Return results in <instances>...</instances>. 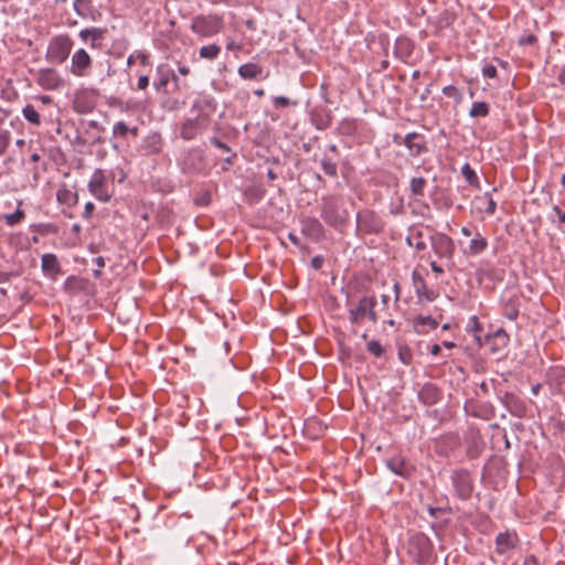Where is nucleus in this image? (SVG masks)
Masks as SVG:
<instances>
[{
    "label": "nucleus",
    "instance_id": "ddd939ff",
    "mask_svg": "<svg viewBox=\"0 0 565 565\" xmlns=\"http://www.w3.org/2000/svg\"><path fill=\"white\" fill-rule=\"evenodd\" d=\"M93 65L90 55L84 49H78L74 52L71 60V73L77 77H85L88 75Z\"/></svg>",
    "mask_w": 565,
    "mask_h": 565
},
{
    "label": "nucleus",
    "instance_id": "bb28decb",
    "mask_svg": "<svg viewBox=\"0 0 565 565\" xmlns=\"http://www.w3.org/2000/svg\"><path fill=\"white\" fill-rule=\"evenodd\" d=\"M438 324L439 322L437 318L431 316L419 315L413 320L414 330L418 334L427 333L428 329L435 330L437 329Z\"/></svg>",
    "mask_w": 565,
    "mask_h": 565
},
{
    "label": "nucleus",
    "instance_id": "680f3d73",
    "mask_svg": "<svg viewBox=\"0 0 565 565\" xmlns=\"http://www.w3.org/2000/svg\"><path fill=\"white\" fill-rule=\"evenodd\" d=\"M94 210H95V204L93 202H87L85 204L84 212H83L82 216L87 220L90 218Z\"/></svg>",
    "mask_w": 565,
    "mask_h": 565
},
{
    "label": "nucleus",
    "instance_id": "a878e982",
    "mask_svg": "<svg viewBox=\"0 0 565 565\" xmlns=\"http://www.w3.org/2000/svg\"><path fill=\"white\" fill-rule=\"evenodd\" d=\"M414 43L406 36H399L394 44V56L399 61L407 63L408 58L413 55Z\"/></svg>",
    "mask_w": 565,
    "mask_h": 565
},
{
    "label": "nucleus",
    "instance_id": "8fccbe9b",
    "mask_svg": "<svg viewBox=\"0 0 565 565\" xmlns=\"http://www.w3.org/2000/svg\"><path fill=\"white\" fill-rule=\"evenodd\" d=\"M273 105L275 108H286L290 105H297V102H291L286 96H276L273 98Z\"/></svg>",
    "mask_w": 565,
    "mask_h": 565
},
{
    "label": "nucleus",
    "instance_id": "0e129e2a",
    "mask_svg": "<svg viewBox=\"0 0 565 565\" xmlns=\"http://www.w3.org/2000/svg\"><path fill=\"white\" fill-rule=\"evenodd\" d=\"M72 192H70L68 190H64V191H58L57 192V200L62 203H65L68 201V199L72 196Z\"/></svg>",
    "mask_w": 565,
    "mask_h": 565
},
{
    "label": "nucleus",
    "instance_id": "473e14b6",
    "mask_svg": "<svg viewBox=\"0 0 565 565\" xmlns=\"http://www.w3.org/2000/svg\"><path fill=\"white\" fill-rule=\"evenodd\" d=\"M128 134H131L132 136L138 135V127H128L126 122L124 121H117L113 127V135L115 137L126 138Z\"/></svg>",
    "mask_w": 565,
    "mask_h": 565
},
{
    "label": "nucleus",
    "instance_id": "7ed1b4c3",
    "mask_svg": "<svg viewBox=\"0 0 565 565\" xmlns=\"http://www.w3.org/2000/svg\"><path fill=\"white\" fill-rule=\"evenodd\" d=\"M408 554L417 565H430L434 558V544L424 533H415L408 540Z\"/></svg>",
    "mask_w": 565,
    "mask_h": 565
},
{
    "label": "nucleus",
    "instance_id": "9b49d317",
    "mask_svg": "<svg viewBox=\"0 0 565 565\" xmlns=\"http://www.w3.org/2000/svg\"><path fill=\"white\" fill-rule=\"evenodd\" d=\"M210 118L207 115L199 114L195 118L186 119L180 129V136L184 140L194 139L200 132L209 126Z\"/></svg>",
    "mask_w": 565,
    "mask_h": 565
},
{
    "label": "nucleus",
    "instance_id": "a211bd4d",
    "mask_svg": "<svg viewBox=\"0 0 565 565\" xmlns=\"http://www.w3.org/2000/svg\"><path fill=\"white\" fill-rule=\"evenodd\" d=\"M404 146L407 148L409 156L418 157L428 152L427 141L424 135L418 132H409L403 138Z\"/></svg>",
    "mask_w": 565,
    "mask_h": 565
},
{
    "label": "nucleus",
    "instance_id": "a18cd8bd",
    "mask_svg": "<svg viewBox=\"0 0 565 565\" xmlns=\"http://www.w3.org/2000/svg\"><path fill=\"white\" fill-rule=\"evenodd\" d=\"M83 279L77 276H70L64 282V289L66 291L82 289Z\"/></svg>",
    "mask_w": 565,
    "mask_h": 565
},
{
    "label": "nucleus",
    "instance_id": "37998d69",
    "mask_svg": "<svg viewBox=\"0 0 565 565\" xmlns=\"http://www.w3.org/2000/svg\"><path fill=\"white\" fill-rule=\"evenodd\" d=\"M443 94L447 97L454 98L456 104H460L462 102L461 92L454 85H448L443 88Z\"/></svg>",
    "mask_w": 565,
    "mask_h": 565
},
{
    "label": "nucleus",
    "instance_id": "09e8293b",
    "mask_svg": "<svg viewBox=\"0 0 565 565\" xmlns=\"http://www.w3.org/2000/svg\"><path fill=\"white\" fill-rule=\"evenodd\" d=\"M11 135L8 130L0 131V156H2L10 146Z\"/></svg>",
    "mask_w": 565,
    "mask_h": 565
},
{
    "label": "nucleus",
    "instance_id": "f257e3e1",
    "mask_svg": "<svg viewBox=\"0 0 565 565\" xmlns=\"http://www.w3.org/2000/svg\"><path fill=\"white\" fill-rule=\"evenodd\" d=\"M320 216L327 225L341 231L350 220V212L345 207L344 199L338 194L321 198Z\"/></svg>",
    "mask_w": 565,
    "mask_h": 565
},
{
    "label": "nucleus",
    "instance_id": "f8f14e48",
    "mask_svg": "<svg viewBox=\"0 0 565 565\" xmlns=\"http://www.w3.org/2000/svg\"><path fill=\"white\" fill-rule=\"evenodd\" d=\"M180 167L184 174H196L203 172L205 169V160L202 152L198 149H190L184 154Z\"/></svg>",
    "mask_w": 565,
    "mask_h": 565
},
{
    "label": "nucleus",
    "instance_id": "412c9836",
    "mask_svg": "<svg viewBox=\"0 0 565 565\" xmlns=\"http://www.w3.org/2000/svg\"><path fill=\"white\" fill-rule=\"evenodd\" d=\"M41 269L44 276L52 280H56L58 276L64 274L61 264L57 259V256L52 253L42 255Z\"/></svg>",
    "mask_w": 565,
    "mask_h": 565
},
{
    "label": "nucleus",
    "instance_id": "f704fd0d",
    "mask_svg": "<svg viewBox=\"0 0 565 565\" xmlns=\"http://www.w3.org/2000/svg\"><path fill=\"white\" fill-rule=\"evenodd\" d=\"M467 330L470 331L473 335V338L477 340L478 344L482 345V326L479 322L478 318L476 316H472L469 318Z\"/></svg>",
    "mask_w": 565,
    "mask_h": 565
},
{
    "label": "nucleus",
    "instance_id": "6e6d98bb",
    "mask_svg": "<svg viewBox=\"0 0 565 565\" xmlns=\"http://www.w3.org/2000/svg\"><path fill=\"white\" fill-rule=\"evenodd\" d=\"M497 74V68L492 64H487L482 67V75L487 78H495Z\"/></svg>",
    "mask_w": 565,
    "mask_h": 565
},
{
    "label": "nucleus",
    "instance_id": "0eeeda50",
    "mask_svg": "<svg viewBox=\"0 0 565 565\" xmlns=\"http://www.w3.org/2000/svg\"><path fill=\"white\" fill-rule=\"evenodd\" d=\"M430 245L434 253L439 258L446 259L448 267L454 265V254L456 247L451 237L445 233L437 232L430 236Z\"/></svg>",
    "mask_w": 565,
    "mask_h": 565
},
{
    "label": "nucleus",
    "instance_id": "6e6552de",
    "mask_svg": "<svg viewBox=\"0 0 565 565\" xmlns=\"http://www.w3.org/2000/svg\"><path fill=\"white\" fill-rule=\"evenodd\" d=\"M356 227L365 234H379L384 228V222L374 211L363 210L356 213Z\"/></svg>",
    "mask_w": 565,
    "mask_h": 565
},
{
    "label": "nucleus",
    "instance_id": "72a5a7b5",
    "mask_svg": "<svg viewBox=\"0 0 565 565\" xmlns=\"http://www.w3.org/2000/svg\"><path fill=\"white\" fill-rule=\"evenodd\" d=\"M220 53L221 46L215 43L203 45L199 51L200 57L209 61L215 60Z\"/></svg>",
    "mask_w": 565,
    "mask_h": 565
},
{
    "label": "nucleus",
    "instance_id": "3c124183",
    "mask_svg": "<svg viewBox=\"0 0 565 565\" xmlns=\"http://www.w3.org/2000/svg\"><path fill=\"white\" fill-rule=\"evenodd\" d=\"M427 511L431 518H437L440 513H448L450 514L452 512V509L449 505L446 507H427Z\"/></svg>",
    "mask_w": 565,
    "mask_h": 565
},
{
    "label": "nucleus",
    "instance_id": "4be33fe9",
    "mask_svg": "<svg viewBox=\"0 0 565 565\" xmlns=\"http://www.w3.org/2000/svg\"><path fill=\"white\" fill-rule=\"evenodd\" d=\"M443 398V391L434 383L427 382L418 391V399L426 406L437 404Z\"/></svg>",
    "mask_w": 565,
    "mask_h": 565
},
{
    "label": "nucleus",
    "instance_id": "c9c22d12",
    "mask_svg": "<svg viewBox=\"0 0 565 565\" xmlns=\"http://www.w3.org/2000/svg\"><path fill=\"white\" fill-rule=\"evenodd\" d=\"M490 113V106L486 102H475L469 110V116L472 118L476 117H487Z\"/></svg>",
    "mask_w": 565,
    "mask_h": 565
},
{
    "label": "nucleus",
    "instance_id": "cd10ccee",
    "mask_svg": "<svg viewBox=\"0 0 565 565\" xmlns=\"http://www.w3.org/2000/svg\"><path fill=\"white\" fill-rule=\"evenodd\" d=\"M515 546V540L508 532L499 533L495 537V551L498 554H504Z\"/></svg>",
    "mask_w": 565,
    "mask_h": 565
},
{
    "label": "nucleus",
    "instance_id": "ea45409f",
    "mask_svg": "<svg viewBox=\"0 0 565 565\" xmlns=\"http://www.w3.org/2000/svg\"><path fill=\"white\" fill-rule=\"evenodd\" d=\"M22 114L29 122H31L33 125L41 124L40 114L38 113V110L35 109V107L33 105L28 104L26 106H24L22 109Z\"/></svg>",
    "mask_w": 565,
    "mask_h": 565
},
{
    "label": "nucleus",
    "instance_id": "5701e85b",
    "mask_svg": "<svg viewBox=\"0 0 565 565\" xmlns=\"http://www.w3.org/2000/svg\"><path fill=\"white\" fill-rule=\"evenodd\" d=\"M520 306L521 301L520 296L518 294H513L508 297H502L501 313L509 320L514 321L519 317Z\"/></svg>",
    "mask_w": 565,
    "mask_h": 565
},
{
    "label": "nucleus",
    "instance_id": "4d7b16f0",
    "mask_svg": "<svg viewBox=\"0 0 565 565\" xmlns=\"http://www.w3.org/2000/svg\"><path fill=\"white\" fill-rule=\"evenodd\" d=\"M537 42V38L536 35L534 34H526V35H522L520 39H519V45H533Z\"/></svg>",
    "mask_w": 565,
    "mask_h": 565
},
{
    "label": "nucleus",
    "instance_id": "a19ab883",
    "mask_svg": "<svg viewBox=\"0 0 565 565\" xmlns=\"http://www.w3.org/2000/svg\"><path fill=\"white\" fill-rule=\"evenodd\" d=\"M412 280H413V286H414L416 296L420 292H424L425 289L427 288L425 279L423 278L420 273L416 269L413 270V273H412Z\"/></svg>",
    "mask_w": 565,
    "mask_h": 565
},
{
    "label": "nucleus",
    "instance_id": "f03ea898",
    "mask_svg": "<svg viewBox=\"0 0 565 565\" xmlns=\"http://www.w3.org/2000/svg\"><path fill=\"white\" fill-rule=\"evenodd\" d=\"M377 300L375 296H363L359 299L358 303L350 306L348 309L349 321L353 327H358L363 323L365 319H369L372 323H376L379 320L377 312L375 311ZM353 333L356 334V328L352 329Z\"/></svg>",
    "mask_w": 565,
    "mask_h": 565
},
{
    "label": "nucleus",
    "instance_id": "6ab92c4d",
    "mask_svg": "<svg viewBox=\"0 0 565 565\" xmlns=\"http://www.w3.org/2000/svg\"><path fill=\"white\" fill-rule=\"evenodd\" d=\"M509 340V334L500 328L493 333L484 334L482 345H487L493 354H497L508 345Z\"/></svg>",
    "mask_w": 565,
    "mask_h": 565
},
{
    "label": "nucleus",
    "instance_id": "338daca9",
    "mask_svg": "<svg viewBox=\"0 0 565 565\" xmlns=\"http://www.w3.org/2000/svg\"><path fill=\"white\" fill-rule=\"evenodd\" d=\"M553 211H554V212L556 213V215L558 216L559 222H561V223H565V212H563L558 205H554V206H553Z\"/></svg>",
    "mask_w": 565,
    "mask_h": 565
},
{
    "label": "nucleus",
    "instance_id": "b1692460",
    "mask_svg": "<svg viewBox=\"0 0 565 565\" xmlns=\"http://www.w3.org/2000/svg\"><path fill=\"white\" fill-rule=\"evenodd\" d=\"M157 78L153 82V86L157 92L171 93L168 88L170 77L173 75V68L169 64H160L156 70Z\"/></svg>",
    "mask_w": 565,
    "mask_h": 565
},
{
    "label": "nucleus",
    "instance_id": "39448f33",
    "mask_svg": "<svg viewBox=\"0 0 565 565\" xmlns=\"http://www.w3.org/2000/svg\"><path fill=\"white\" fill-rule=\"evenodd\" d=\"M73 47V40L67 34L55 35L50 40L45 58L54 64L64 63Z\"/></svg>",
    "mask_w": 565,
    "mask_h": 565
},
{
    "label": "nucleus",
    "instance_id": "774afa93",
    "mask_svg": "<svg viewBox=\"0 0 565 565\" xmlns=\"http://www.w3.org/2000/svg\"><path fill=\"white\" fill-rule=\"evenodd\" d=\"M190 67L188 65H184V64H179L178 65V73L182 76H186L190 74Z\"/></svg>",
    "mask_w": 565,
    "mask_h": 565
},
{
    "label": "nucleus",
    "instance_id": "7c9ffc66",
    "mask_svg": "<svg viewBox=\"0 0 565 565\" xmlns=\"http://www.w3.org/2000/svg\"><path fill=\"white\" fill-rule=\"evenodd\" d=\"M321 169L330 178L338 177V162L334 157L324 154L320 160Z\"/></svg>",
    "mask_w": 565,
    "mask_h": 565
},
{
    "label": "nucleus",
    "instance_id": "864d4df0",
    "mask_svg": "<svg viewBox=\"0 0 565 565\" xmlns=\"http://www.w3.org/2000/svg\"><path fill=\"white\" fill-rule=\"evenodd\" d=\"M194 203L199 206H206L211 203V193L205 191L194 199Z\"/></svg>",
    "mask_w": 565,
    "mask_h": 565
},
{
    "label": "nucleus",
    "instance_id": "13d9d810",
    "mask_svg": "<svg viewBox=\"0 0 565 565\" xmlns=\"http://www.w3.org/2000/svg\"><path fill=\"white\" fill-rule=\"evenodd\" d=\"M93 262L97 265L98 269H95L93 271V275L95 278H100L102 277V268L105 267V259L104 257L102 256H98L96 258L93 259Z\"/></svg>",
    "mask_w": 565,
    "mask_h": 565
},
{
    "label": "nucleus",
    "instance_id": "e2e57ef3",
    "mask_svg": "<svg viewBox=\"0 0 565 565\" xmlns=\"http://www.w3.org/2000/svg\"><path fill=\"white\" fill-rule=\"evenodd\" d=\"M149 85V77L147 75H141L138 78L137 87L138 89H146Z\"/></svg>",
    "mask_w": 565,
    "mask_h": 565
},
{
    "label": "nucleus",
    "instance_id": "aec40b11",
    "mask_svg": "<svg viewBox=\"0 0 565 565\" xmlns=\"http://www.w3.org/2000/svg\"><path fill=\"white\" fill-rule=\"evenodd\" d=\"M311 124L318 130H326L332 124V111L324 106H315L309 113Z\"/></svg>",
    "mask_w": 565,
    "mask_h": 565
},
{
    "label": "nucleus",
    "instance_id": "c03bdc74",
    "mask_svg": "<svg viewBox=\"0 0 565 565\" xmlns=\"http://www.w3.org/2000/svg\"><path fill=\"white\" fill-rule=\"evenodd\" d=\"M366 350L369 353L376 358H381L385 353L383 345L377 340L369 341L366 344Z\"/></svg>",
    "mask_w": 565,
    "mask_h": 565
},
{
    "label": "nucleus",
    "instance_id": "dca6fc26",
    "mask_svg": "<svg viewBox=\"0 0 565 565\" xmlns=\"http://www.w3.org/2000/svg\"><path fill=\"white\" fill-rule=\"evenodd\" d=\"M36 83L46 90H55L63 86L64 81L54 68H41L36 74Z\"/></svg>",
    "mask_w": 565,
    "mask_h": 565
},
{
    "label": "nucleus",
    "instance_id": "20e7f679",
    "mask_svg": "<svg viewBox=\"0 0 565 565\" xmlns=\"http://www.w3.org/2000/svg\"><path fill=\"white\" fill-rule=\"evenodd\" d=\"M223 29V17L217 13L198 14L192 18L190 24V30L200 38H212Z\"/></svg>",
    "mask_w": 565,
    "mask_h": 565
},
{
    "label": "nucleus",
    "instance_id": "393cba45",
    "mask_svg": "<svg viewBox=\"0 0 565 565\" xmlns=\"http://www.w3.org/2000/svg\"><path fill=\"white\" fill-rule=\"evenodd\" d=\"M465 411L468 415L476 418L489 419L493 416V407L489 403L479 404L475 401H467Z\"/></svg>",
    "mask_w": 565,
    "mask_h": 565
},
{
    "label": "nucleus",
    "instance_id": "69168bd1",
    "mask_svg": "<svg viewBox=\"0 0 565 565\" xmlns=\"http://www.w3.org/2000/svg\"><path fill=\"white\" fill-rule=\"evenodd\" d=\"M522 565H539V559L535 555H529L524 558Z\"/></svg>",
    "mask_w": 565,
    "mask_h": 565
},
{
    "label": "nucleus",
    "instance_id": "bf43d9fd",
    "mask_svg": "<svg viewBox=\"0 0 565 565\" xmlns=\"http://www.w3.org/2000/svg\"><path fill=\"white\" fill-rule=\"evenodd\" d=\"M495 210H497V202L491 196H489L484 212L488 215H493L495 213Z\"/></svg>",
    "mask_w": 565,
    "mask_h": 565
},
{
    "label": "nucleus",
    "instance_id": "c756f323",
    "mask_svg": "<svg viewBox=\"0 0 565 565\" xmlns=\"http://www.w3.org/2000/svg\"><path fill=\"white\" fill-rule=\"evenodd\" d=\"M488 247V241L479 232L476 233L475 237L470 241L467 253L470 255H478L486 250Z\"/></svg>",
    "mask_w": 565,
    "mask_h": 565
},
{
    "label": "nucleus",
    "instance_id": "49530a36",
    "mask_svg": "<svg viewBox=\"0 0 565 565\" xmlns=\"http://www.w3.org/2000/svg\"><path fill=\"white\" fill-rule=\"evenodd\" d=\"M406 242L408 245L414 246L417 250H424L426 243L422 239V233L417 232L414 237H407Z\"/></svg>",
    "mask_w": 565,
    "mask_h": 565
},
{
    "label": "nucleus",
    "instance_id": "c85d7f7f",
    "mask_svg": "<svg viewBox=\"0 0 565 565\" xmlns=\"http://www.w3.org/2000/svg\"><path fill=\"white\" fill-rule=\"evenodd\" d=\"M263 68L256 63H246L238 67V75L244 79H255L260 76Z\"/></svg>",
    "mask_w": 565,
    "mask_h": 565
},
{
    "label": "nucleus",
    "instance_id": "f3484780",
    "mask_svg": "<svg viewBox=\"0 0 565 565\" xmlns=\"http://www.w3.org/2000/svg\"><path fill=\"white\" fill-rule=\"evenodd\" d=\"M108 33L107 28H86L78 32V38L88 43L89 47L93 50H100L103 47V40Z\"/></svg>",
    "mask_w": 565,
    "mask_h": 565
},
{
    "label": "nucleus",
    "instance_id": "e433bc0d",
    "mask_svg": "<svg viewBox=\"0 0 565 565\" xmlns=\"http://www.w3.org/2000/svg\"><path fill=\"white\" fill-rule=\"evenodd\" d=\"M426 184L427 181L423 177L412 178L409 182V189L412 194L415 196H423Z\"/></svg>",
    "mask_w": 565,
    "mask_h": 565
},
{
    "label": "nucleus",
    "instance_id": "9d476101",
    "mask_svg": "<svg viewBox=\"0 0 565 565\" xmlns=\"http://www.w3.org/2000/svg\"><path fill=\"white\" fill-rule=\"evenodd\" d=\"M385 466L390 471L403 479H411L416 471L415 466L401 454L385 459Z\"/></svg>",
    "mask_w": 565,
    "mask_h": 565
},
{
    "label": "nucleus",
    "instance_id": "2f4dec72",
    "mask_svg": "<svg viewBox=\"0 0 565 565\" xmlns=\"http://www.w3.org/2000/svg\"><path fill=\"white\" fill-rule=\"evenodd\" d=\"M266 190L260 185H252L246 189L245 198L249 204H256L264 199Z\"/></svg>",
    "mask_w": 565,
    "mask_h": 565
},
{
    "label": "nucleus",
    "instance_id": "423d86ee",
    "mask_svg": "<svg viewBox=\"0 0 565 565\" xmlns=\"http://www.w3.org/2000/svg\"><path fill=\"white\" fill-rule=\"evenodd\" d=\"M450 480L458 499L467 501L471 498L475 483L469 470L465 468L454 470Z\"/></svg>",
    "mask_w": 565,
    "mask_h": 565
},
{
    "label": "nucleus",
    "instance_id": "052dcab7",
    "mask_svg": "<svg viewBox=\"0 0 565 565\" xmlns=\"http://www.w3.org/2000/svg\"><path fill=\"white\" fill-rule=\"evenodd\" d=\"M324 264V258L321 255H317L311 259V267L316 270H319L322 268Z\"/></svg>",
    "mask_w": 565,
    "mask_h": 565
},
{
    "label": "nucleus",
    "instance_id": "4c0bfd02",
    "mask_svg": "<svg viewBox=\"0 0 565 565\" xmlns=\"http://www.w3.org/2000/svg\"><path fill=\"white\" fill-rule=\"evenodd\" d=\"M461 173L469 185L479 188V178L469 163L462 166Z\"/></svg>",
    "mask_w": 565,
    "mask_h": 565
},
{
    "label": "nucleus",
    "instance_id": "1a4fd4ad",
    "mask_svg": "<svg viewBox=\"0 0 565 565\" xmlns=\"http://www.w3.org/2000/svg\"><path fill=\"white\" fill-rule=\"evenodd\" d=\"M87 189L98 201L108 202L111 198L107 185V178L103 169H96L93 172Z\"/></svg>",
    "mask_w": 565,
    "mask_h": 565
},
{
    "label": "nucleus",
    "instance_id": "603ef678",
    "mask_svg": "<svg viewBox=\"0 0 565 565\" xmlns=\"http://www.w3.org/2000/svg\"><path fill=\"white\" fill-rule=\"evenodd\" d=\"M210 142L212 146H214L215 148L220 149L223 152H227V153L232 152L231 147L228 145H226L225 142H223L217 137H211Z\"/></svg>",
    "mask_w": 565,
    "mask_h": 565
},
{
    "label": "nucleus",
    "instance_id": "de8ad7c7",
    "mask_svg": "<svg viewBox=\"0 0 565 565\" xmlns=\"http://www.w3.org/2000/svg\"><path fill=\"white\" fill-rule=\"evenodd\" d=\"M88 6H90V0H75L73 3L74 11L82 18H87L84 9Z\"/></svg>",
    "mask_w": 565,
    "mask_h": 565
},
{
    "label": "nucleus",
    "instance_id": "5fc2aeb1",
    "mask_svg": "<svg viewBox=\"0 0 565 565\" xmlns=\"http://www.w3.org/2000/svg\"><path fill=\"white\" fill-rule=\"evenodd\" d=\"M418 299H425L427 301H434L438 297V292L426 288L424 292L417 295Z\"/></svg>",
    "mask_w": 565,
    "mask_h": 565
},
{
    "label": "nucleus",
    "instance_id": "79ce46f5",
    "mask_svg": "<svg viewBox=\"0 0 565 565\" xmlns=\"http://www.w3.org/2000/svg\"><path fill=\"white\" fill-rule=\"evenodd\" d=\"M170 82H172V89H170L171 93L188 90L190 88L189 83L186 81H181L174 70L173 75L170 77Z\"/></svg>",
    "mask_w": 565,
    "mask_h": 565
},
{
    "label": "nucleus",
    "instance_id": "4468645a",
    "mask_svg": "<svg viewBox=\"0 0 565 565\" xmlns=\"http://www.w3.org/2000/svg\"><path fill=\"white\" fill-rule=\"evenodd\" d=\"M300 225L301 233L311 242L318 243L324 238L326 230L318 218L306 216L300 220Z\"/></svg>",
    "mask_w": 565,
    "mask_h": 565
},
{
    "label": "nucleus",
    "instance_id": "58836bf2",
    "mask_svg": "<svg viewBox=\"0 0 565 565\" xmlns=\"http://www.w3.org/2000/svg\"><path fill=\"white\" fill-rule=\"evenodd\" d=\"M2 218L7 225L14 226L20 224L25 218V213L23 210L18 207L13 213L4 214Z\"/></svg>",
    "mask_w": 565,
    "mask_h": 565
},
{
    "label": "nucleus",
    "instance_id": "2eb2a0df",
    "mask_svg": "<svg viewBox=\"0 0 565 565\" xmlns=\"http://www.w3.org/2000/svg\"><path fill=\"white\" fill-rule=\"evenodd\" d=\"M498 398L512 416L523 418L526 415V405L524 401L516 396L514 393H498Z\"/></svg>",
    "mask_w": 565,
    "mask_h": 565
}]
</instances>
